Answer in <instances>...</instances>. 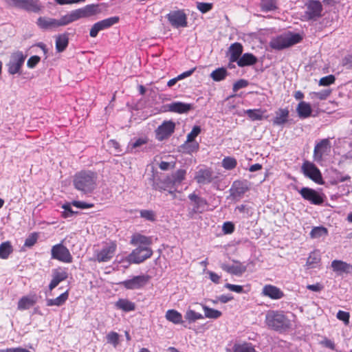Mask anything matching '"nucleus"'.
Segmentation results:
<instances>
[{"label":"nucleus","mask_w":352,"mask_h":352,"mask_svg":"<svg viewBox=\"0 0 352 352\" xmlns=\"http://www.w3.org/2000/svg\"><path fill=\"white\" fill-rule=\"evenodd\" d=\"M328 234L327 229L322 226H318L314 228L311 232L310 236L314 239H318L322 236H327Z\"/></svg>","instance_id":"obj_45"},{"label":"nucleus","mask_w":352,"mask_h":352,"mask_svg":"<svg viewBox=\"0 0 352 352\" xmlns=\"http://www.w3.org/2000/svg\"><path fill=\"white\" fill-rule=\"evenodd\" d=\"M56 19L47 17H39L37 20V25L43 30H52L57 27Z\"/></svg>","instance_id":"obj_27"},{"label":"nucleus","mask_w":352,"mask_h":352,"mask_svg":"<svg viewBox=\"0 0 352 352\" xmlns=\"http://www.w3.org/2000/svg\"><path fill=\"white\" fill-rule=\"evenodd\" d=\"M337 318L340 320L343 321L346 325H347L349 323L350 315H349V312H346L344 311H339L337 313Z\"/></svg>","instance_id":"obj_58"},{"label":"nucleus","mask_w":352,"mask_h":352,"mask_svg":"<svg viewBox=\"0 0 352 352\" xmlns=\"http://www.w3.org/2000/svg\"><path fill=\"white\" fill-rule=\"evenodd\" d=\"M176 186V183L173 182L172 180V177L168 176L162 182L161 185L157 184L155 189L159 190L160 191L168 190L170 194H173V191L171 190V189Z\"/></svg>","instance_id":"obj_31"},{"label":"nucleus","mask_w":352,"mask_h":352,"mask_svg":"<svg viewBox=\"0 0 352 352\" xmlns=\"http://www.w3.org/2000/svg\"><path fill=\"white\" fill-rule=\"evenodd\" d=\"M62 208L64 209L62 215L65 218L70 217L75 214L71 208L70 204H64Z\"/></svg>","instance_id":"obj_60"},{"label":"nucleus","mask_w":352,"mask_h":352,"mask_svg":"<svg viewBox=\"0 0 352 352\" xmlns=\"http://www.w3.org/2000/svg\"><path fill=\"white\" fill-rule=\"evenodd\" d=\"M320 255L316 252H313L309 254L306 263V265L309 268H314L320 263Z\"/></svg>","instance_id":"obj_44"},{"label":"nucleus","mask_w":352,"mask_h":352,"mask_svg":"<svg viewBox=\"0 0 352 352\" xmlns=\"http://www.w3.org/2000/svg\"><path fill=\"white\" fill-rule=\"evenodd\" d=\"M230 62L234 63L238 61L241 57V54L243 52V46L239 43H234L232 44L229 47Z\"/></svg>","instance_id":"obj_24"},{"label":"nucleus","mask_w":352,"mask_h":352,"mask_svg":"<svg viewBox=\"0 0 352 352\" xmlns=\"http://www.w3.org/2000/svg\"><path fill=\"white\" fill-rule=\"evenodd\" d=\"M201 127L199 126H194L192 131L187 135L186 145L188 142L195 141V138L201 133Z\"/></svg>","instance_id":"obj_49"},{"label":"nucleus","mask_w":352,"mask_h":352,"mask_svg":"<svg viewBox=\"0 0 352 352\" xmlns=\"http://www.w3.org/2000/svg\"><path fill=\"white\" fill-rule=\"evenodd\" d=\"M168 110L178 113H186L192 109L191 104L182 102H174L168 105Z\"/></svg>","instance_id":"obj_23"},{"label":"nucleus","mask_w":352,"mask_h":352,"mask_svg":"<svg viewBox=\"0 0 352 352\" xmlns=\"http://www.w3.org/2000/svg\"><path fill=\"white\" fill-rule=\"evenodd\" d=\"M267 326L274 331L283 332L290 327L289 320L280 311H269L265 316Z\"/></svg>","instance_id":"obj_2"},{"label":"nucleus","mask_w":352,"mask_h":352,"mask_svg":"<svg viewBox=\"0 0 352 352\" xmlns=\"http://www.w3.org/2000/svg\"><path fill=\"white\" fill-rule=\"evenodd\" d=\"M82 8L83 10L85 18L95 15L100 12L99 5L98 4L87 5L86 6Z\"/></svg>","instance_id":"obj_40"},{"label":"nucleus","mask_w":352,"mask_h":352,"mask_svg":"<svg viewBox=\"0 0 352 352\" xmlns=\"http://www.w3.org/2000/svg\"><path fill=\"white\" fill-rule=\"evenodd\" d=\"M175 128V124L173 121H164L155 130L156 138L160 141L167 139L173 133Z\"/></svg>","instance_id":"obj_10"},{"label":"nucleus","mask_w":352,"mask_h":352,"mask_svg":"<svg viewBox=\"0 0 352 352\" xmlns=\"http://www.w3.org/2000/svg\"><path fill=\"white\" fill-rule=\"evenodd\" d=\"M97 175L91 171H81L74 177L75 188L83 194L92 192L96 187Z\"/></svg>","instance_id":"obj_1"},{"label":"nucleus","mask_w":352,"mask_h":352,"mask_svg":"<svg viewBox=\"0 0 352 352\" xmlns=\"http://www.w3.org/2000/svg\"><path fill=\"white\" fill-rule=\"evenodd\" d=\"M38 236L34 233L30 235L25 241L24 246L28 248L32 247L37 241Z\"/></svg>","instance_id":"obj_56"},{"label":"nucleus","mask_w":352,"mask_h":352,"mask_svg":"<svg viewBox=\"0 0 352 352\" xmlns=\"http://www.w3.org/2000/svg\"><path fill=\"white\" fill-rule=\"evenodd\" d=\"M246 188L241 186L240 182H234L232 188L231 189L232 195L233 196H240L243 195L246 191Z\"/></svg>","instance_id":"obj_50"},{"label":"nucleus","mask_w":352,"mask_h":352,"mask_svg":"<svg viewBox=\"0 0 352 352\" xmlns=\"http://www.w3.org/2000/svg\"><path fill=\"white\" fill-rule=\"evenodd\" d=\"M257 62V58L250 53H245L241 56L237 61V65L243 67L245 66H250L254 65Z\"/></svg>","instance_id":"obj_28"},{"label":"nucleus","mask_w":352,"mask_h":352,"mask_svg":"<svg viewBox=\"0 0 352 352\" xmlns=\"http://www.w3.org/2000/svg\"><path fill=\"white\" fill-rule=\"evenodd\" d=\"M197 8L201 12L206 13L212 9V4L210 3L200 2L197 3Z\"/></svg>","instance_id":"obj_57"},{"label":"nucleus","mask_w":352,"mask_h":352,"mask_svg":"<svg viewBox=\"0 0 352 352\" xmlns=\"http://www.w3.org/2000/svg\"><path fill=\"white\" fill-rule=\"evenodd\" d=\"M25 57L23 56L22 52H17L14 53L11 57L7 66L8 68V72L10 74H15L19 72L21 66L23 65Z\"/></svg>","instance_id":"obj_13"},{"label":"nucleus","mask_w":352,"mask_h":352,"mask_svg":"<svg viewBox=\"0 0 352 352\" xmlns=\"http://www.w3.org/2000/svg\"><path fill=\"white\" fill-rule=\"evenodd\" d=\"M186 170L183 169L177 170L174 174L170 175L172 177V180L173 182H175L176 184H179L182 182L185 179Z\"/></svg>","instance_id":"obj_46"},{"label":"nucleus","mask_w":352,"mask_h":352,"mask_svg":"<svg viewBox=\"0 0 352 352\" xmlns=\"http://www.w3.org/2000/svg\"><path fill=\"white\" fill-rule=\"evenodd\" d=\"M277 0H261V8L263 11L269 12L277 9Z\"/></svg>","instance_id":"obj_38"},{"label":"nucleus","mask_w":352,"mask_h":352,"mask_svg":"<svg viewBox=\"0 0 352 352\" xmlns=\"http://www.w3.org/2000/svg\"><path fill=\"white\" fill-rule=\"evenodd\" d=\"M140 217L147 221H155L156 220V214L151 210H142L140 212Z\"/></svg>","instance_id":"obj_48"},{"label":"nucleus","mask_w":352,"mask_h":352,"mask_svg":"<svg viewBox=\"0 0 352 352\" xmlns=\"http://www.w3.org/2000/svg\"><path fill=\"white\" fill-rule=\"evenodd\" d=\"M236 263L232 265L223 263L221 265V268L229 274L240 276L246 271V267L239 262H236Z\"/></svg>","instance_id":"obj_22"},{"label":"nucleus","mask_w":352,"mask_h":352,"mask_svg":"<svg viewBox=\"0 0 352 352\" xmlns=\"http://www.w3.org/2000/svg\"><path fill=\"white\" fill-rule=\"evenodd\" d=\"M37 2V0H6V3L11 7L35 12L40 9Z\"/></svg>","instance_id":"obj_11"},{"label":"nucleus","mask_w":352,"mask_h":352,"mask_svg":"<svg viewBox=\"0 0 352 352\" xmlns=\"http://www.w3.org/2000/svg\"><path fill=\"white\" fill-rule=\"evenodd\" d=\"M202 309L204 311V317L210 319H217L222 316L221 311L214 309L212 308H210L209 307L205 305H201Z\"/></svg>","instance_id":"obj_33"},{"label":"nucleus","mask_w":352,"mask_h":352,"mask_svg":"<svg viewBox=\"0 0 352 352\" xmlns=\"http://www.w3.org/2000/svg\"><path fill=\"white\" fill-rule=\"evenodd\" d=\"M57 27L64 26L72 23L69 14L63 16L60 19H56Z\"/></svg>","instance_id":"obj_59"},{"label":"nucleus","mask_w":352,"mask_h":352,"mask_svg":"<svg viewBox=\"0 0 352 352\" xmlns=\"http://www.w3.org/2000/svg\"><path fill=\"white\" fill-rule=\"evenodd\" d=\"M225 287L228 289L229 290L232 291V292H236V293H242L243 291V288L242 286L241 285H232V284H230V283H226L225 285Z\"/></svg>","instance_id":"obj_63"},{"label":"nucleus","mask_w":352,"mask_h":352,"mask_svg":"<svg viewBox=\"0 0 352 352\" xmlns=\"http://www.w3.org/2000/svg\"><path fill=\"white\" fill-rule=\"evenodd\" d=\"M36 295L22 297L18 302V309L25 310L30 309L36 302Z\"/></svg>","instance_id":"obj_25"},{"label":"nucleus","mask_w":352,"mask_h":352,"mask_svg":"<svg viewBox=\"0 0 352 352\" xmlns=\"http://www.w3.org/2000/svg\"><path fill=\"white\" fill-rule=\"evenodd\" d=\"M170 23L175 28L186 27V15L180 10L170 12L167 15Z\"/></svg>","instance_id":"obj_15"},{"label":"nucleus","mask_w":352,"mask_h":352,"mask_svg":"<svg viewBox=\"0 0 352 352\" xmlns=\"http://www.w3.org/2000/svg\"><path fill=\"white\" fill-rule=\"evenodd\" d=\"M322 5L321 2L310 0L305 3V10L301 15L303 21H316L322 16Z\"/></svg>","instance_id":"obj_4"},{"label":"nucleus","mask_w":352,"mask_h":352,"mask_svg":"<svg viewBox=\"0 0 352 352\" xmlns=\"http://www.w3.org/2000/svg\"><path fill=\"white\" fill-rule=\"evenodd\" d=\"M107 342L116 347L119 343V335L118 333L111 331L107 335Z\"/></svg>","instance_id":"obj_52"},{"label":"nucleus","mask_w":352,"mask_h":352,"mask_svg":"<svg viewBox=\"0 0 352 352\" xmlns=\"http://www.w3.org/2000/svg\"><path fill=\"white\" fill-rule=\"evenodd\" d=\"M69 296L68 292L66 291L65 292L60 294L59 296H58L56 298L54 299H47V306H60L65 303V302L67 300Z\"/></svg>","instance_id":"obj_34"},{"label":"nucleus","mask_w":352,"mask_h":352,"mask_svg":"<svg viewBox=\"0 0 352 352\" xmlns=\"http://www.w3.org/2000/svg\"><path fill=\"white\" fill-rule=\"evenodd\" d=\"M51 258L65 263H70L73 260L69 249L63 245V241L52 247Z\"/></svg>","instance_id":"obj_5"},{"label":"nucleus","mask_w":352,"mask_h":352,"mask_svg":"<svg viewBox=\"0 0 352 352\" xmlns=\"http://www.w3.org/2000/svg\"><path fill=\"white\" fill-rule=\"evenodd\" d=\"M118 21V16H113L96 23L90 30V36L96 37L100 31L111 27L117 23Z\"/></svg>","instance_id":"obj_12"},{"label":"nucleus","mask_w":352,"mask_h":352,"mask_svg":"<svg viewBox=\"0 0 352 352\" xmlns=\"http://www.w3.org/2000/svg\"><path fill=\"white\" fill-rule=\"evenodd\" d=\"M336 80V78L333 75H329L320 78L319 81V85L321 86H329L333 83H334Z\"/></svg>","instance_id":"obj_54"},{"label":"nucleus","mask_w":352,"mask_h":352,"mask_svg":"<svg viewBox=\"0 0 352 352\" xmlns=\"http://www.w3.org/2000/svg\"><path fill=\"white\" fill-rule=\"evenodd\" d=\"M189 199L193 203V207L190 214L202 213L208 205L207 201L197 195L195 193H191L188 195Z\"/></svg>","instance_id":"obj_16"},{"label":"nucleus","mask_w":352,"mask_h":352,"mask_svg":"<svg viewBox=\"0 0 352 352\" xmlns=\"http://www.w3.org/2000/svg\"><path fill=\"white\" fill-rule=\"evenodd\" d=\"M331 90L325 89L318 92H312L310 94L311 98H317L319 100H325L330 95Z\"/></svg>","instance_id":"obj_51"},{"label":"nucleus","mask_w":352,"mask_h":352,"mask_svg":"<svg viewBox=\"0 0 352 352\" xmlns=\"http://www.w3.org/2000/svg\"><path fill=\"white\" fill-rule=\"evenodd\" d=\"M116 243L111 242L102 248V249L96 253L95 260L99 263L109 261L114 256L116 250Z\"/></svg>","instance_id":"obj_8"},{"label":"nucleus","mask_w":352,"mask_h":352,"mask_svg":"<svg viewBox=\"0 0 352 352\" xmlns=\"http://www.w3.org/2000/svg\"><path fill=\"white\" fill-rule=\"evenodd\" d=\"M152 254L153 251L150 248L140 246L133 250L126 257V260L128 262V264L140 263L150 258Z\"/></svg>","instance_id":"obj_6"},{"label":"nucleus","mask_w":352,"mask_h":352,"mask_svg":"<svg viewBox=\"0 0 352 352\" xmlns=\"http://www.w3.org/2000/svg\"><path fill=\"white\" fill-rule=\"evenodd\" d=\"M41 58L38 56H31L28 62L27 65L29 68H34L40 61Z\"/></svg>","instance_id":"obj_64"},{"label":"nucleus","mask_w":352,"mask_h":352,"mask_svg":"<svg viewBox=\"0 0 352 352\" xmlns=\"http://www.w3.org/2000/svg\"><path fill=\"white\" fill-rule=\"evenodd\" d=\"M12 246L10 241H6L0 245V258L6 259L12 252Z\"/></svg>","instance_id":"obj_36"},{"label":"nucleus","mask_w":352,"mask_h":352,"mask_svg":"<svg viewBox=\"0 0 352 352\" xmlns=\"http://www.w3.org/2000/svg\"><path fill=\"white\" fill-rule=\"evenodd\" d=\"M183 148L188 153H192L196 151L199 148V144L196 141L188 142V145H186V142L182 145Z\"/></svg>","instance_id":"obj_55"},{"label":"nucleus","mask_w":352,"mask_h":352,"mask_svg":"<svg viewBox=\"0 0 352 352\" xmlns=\"http://www.w3.org/2000/svg\"><path fill=\"white\" fill-rule=\"evenodd\" d=\"M304 175L317 184H322V178L320 170L311 162H305L302 166Z\"/></svg>","instance_id":"obj_9"},{"label":"nucleus","mask_w":352,"mask_h":352,"mask_svg":"<svg viewBox=\"0 0 352 352\" xmlns=\"http://www.w3.org/2000/svg\"><path fill=\"white\" fill-rule=\"evenodd\" d=\"M69 14L72 22L81 18H85L82 8L73 10L69 13Z\"/></svg>","instance_id":"obj_53"},{"label":"nucleus","mask_w":352,"mask_h":352,"mask_svg":"<svg viewBox=\"0 0 352 352\" xmlns=\"http://www.w3.org/2000/svg\"><path fill=\"white\" fill-rule=\"evenodd\" d=\"M331 267L333 270L338 274L352 273V265L349 263L340 260H334L331 262Z\"/></svg>","instance_id":"obj_21"},{"label":"nucleus","mask_w":352,"mask_h":352,"mask_svg":"<svg viewBox=\"0 0 352 352\" xmlns=\"http://www.w3.org/2000/svg\"><path fill=\"white\" fill-rule=\"evenodd\" d=\"M301 40L302 36L299 34L289 33L272 38L270 45L273 49L280 50L292 46Z\"/></svg>","instance_id":"obj_3"},{"label":"nucleus","mask_w":352,"mask_h":352,"mask_svg":"<svg viewBox=\"0 0 352 352\" xmlns=\"http://www.w3.org/2000/svg\"><path fill=\"white\" fill-rule=\"evenodd\" d=\"M300 194L305 200L310 201L314 205H320L324 202L322 195L314 189L304 187L300 190Z\"/></svg>","instance_id":"obj_14"},{"label":"nucleus","mask_w":352,"mask_h":352,"mask_svg":"<svg viewBox=\"0 0 352 352\" xmlns=\"http://www.w3.org/2000/svg\"><path fill=\"white\" fill-rule=\"evenodd\" d=\"M165 318L173 324H182L183 322L182 314L175 309H168L166 312Z\"/></svg>","instance_id":"obj_32"},{"label":"nucleus","mask_w":352,"mask_h":352,"mask_svg":"<svg viewBox=\"0 0 352 352\" xmlns=\"http://www.w3.org/2000/svg\"><path fill=\"white\" fill-rule=\"evenodd\" d=\"M331 145L328 139H323L318 143L314 148V158L315 161L320 162L322 159L324 155L327 154L330 151Z\"/></svg>","instance_id":"obj_17"},{"label":"nucleus","mask_w":352,"mask_h":352,"mask_svg":"<svg viewBox=\"0 0 352 352\" xmlns=\"http://www.w3.org/2000/svg\"><path fill=\"white\" fill-rule=\"evenodd\" d=\"M289 111L287 108L278 109L275 112V116L272 120L275 126H283L288 121Z\"/></svg>","instance_id":"obj_20"},{"label":"nucleus","mask_w":352,"mask_h":352,"mask_svg":"<svg viewBox=\"0 0 352 352\" xmlns=\"http://www.w3.org/2000/svg\"><path fill=\"white\" fill-rule=\"evenodd\" d=\"M248 85V82L246 80L241 79L236 81L233 85V91H236L241 88H244Z\"/></svg>","instance_id":"obj_62"},{"label":"nucleus","mask_w":352,"mask_h":352,"mask_svg":"<svg viewBox=\"0 0 352 352\" xmlns=\"http://www.w3.org/2000/svg\"><path fill=\"white\" fill-rule=\"evenodd\" d=\"M68 43L69 37L67 34L65 33L58 35L56 39V49L57 52H63L67 47Z\"/></svg>","instance_id":"obj_30"},{"label":"nucleus","mask_w":352,"mask_h":352,"mask_svg":"<svg viewBox=\"0 0 352 352\" xmlns=\"http://www.w3.org/2000/svg\"><path fill=\"white\" fill-rule=\"evenodd\" d=\"M233 352H256L254 346L250 343L235 344L233 346Z\"/></svg>","instance_id":"obj_42"},{"label":"nucleus","mask_w":352,"mask_h":352,"mask_svg":"<svg viewBox=\"0 0 352 352\" xmlns=\"http://www.w3.org/2000/svg\"><path fill=\"white\" fill-rule=\"evenodd\" d=\"M150 276L143 274L133 276L131 279H128L121 282L120 284L126 289H139L144 287L149 281Z\"/></svg>","instance_id":"obj_7"},{"label":"nucleus","mask_w":352,"mask_h":352,"mask_svg":"<svg viewBox=\"0 0 352 352\" xmlns=\"http://www.w3.org/2000/svg\"><path fill=\"white\" fill-rule=\"evenodd\" d=\"M245 113L252 121H256L263 118L265 111L261 109H248Z\"/></svg>","instance_id":"obj_41"},{"label":"nucleus","mask_w":352,"mask_h":352,"mask_svg":"<svg viewBox=\"0 0 352 352\" xmlns=\"http://www.w3.org/2000/svg\"><path fill=\"white\" fill-rule=\"evenodd\" d=\"M68 276L67 272L65 270L58 268L53 270L52 280L49 285L50 290L54 289L61 281L67 279Z\"/></svg>","instance_id":"obj_18"},{"label":"nucleus","mask_w":352,"mask_h":352,"mask_svg":"<svg viewBox=\"0 0 352 352\" xmlns=\"http://www.w3.org/2000/svg\"><path fill=\"white\" fill-rule=\"evenodd\" d=\"M204 316L199 313L195 312L192 309H187L186 314H185V318L186 320L188 321V322H194L197 320L203 319Z\"/></svg>","instance_id":"obj_43"},{"label":"nucleus","mask_w":352,"mask_h":352,"mask_svg":"<svg viewBox=\"0 0 352 352\" xmlns=\"http://www.w3.org/2000/svg\"><path fill=\"white\" fill-rule=\"evenodd\" d=\"M151 239L140 234H133L131 237V243L133 245H138V244H143V245H149L151 244Z\"/></svg>","instance_id":"obj_37"},{"label":"nucleus","mask_w":352,"mask_h":352,"mask_svg":"<svg viewBox=\"0 0 352 352\" xmlns=\"http://www.w3.org/2000/svg\"><path fill=\"white\" fill-rule=\"evenodd\" d=\"M296 112L300 118L305 119L309 118L311 115L312 109L311 105L305 102L301 101L296 107Z\"/></svg>","instance_id":"obj_26"},{"label":"nucleus","mask_w":352,"mask_h":352,"mask_svg":"<svg viewBox=\"0 0 352 352\" xmlns=\"http://www.w3.org/2000/svg\"><path fill=\"white\" fill-rule=\"evenodd\" d=\"M116 307L124 311H133L135 308V304L127 299H120L118 300Z\"/></svg>","instance_id":"obj_35"},{"label":"nucleus","mask_w":352,"mask_h":352,"mask_svg":"<svg viewBox=\"0 0 352 352\" xmlns=\"http://www.w3.org/2000/svg\"><path fill=\"white\" fill-rule=\"evenodd\" d=\"M262 294L274 300L280 299L283 297V292L277 287L272 285H266L263 287Z\"/></svg>","instance_id":"obj_19"},{"label":"nucleus","mask_w":352,"mask_h":352,"mask_svg":"<svg viewBox=\"0 0 352 352\" xmlns=\"http://www.w3.org/2000/svg\"><path fill=\"white\" fill-rule=\"evenodd\" d=\"M222 230L224 234H231L234 230V226L232 222L227 221L223 223Z\"/></svg>","instance_id":"obj_61"},{"label":"nucleus","mask_w":352,"mask_h":352,"mask_svg":"<svg viewBox=\"0 0 352 352\" xmlns=\"http://www.w3.org/2000/svg\"><path fill=\"white\" fill-rule=\"evenodd\" d=\"M195 179L200 184H209L212 182V174L208 170H199L196 176Z\"/></svg>","instance_id":"obj_29"},{"label":"nucleus","mask_w":352,"mask_h":352,"mask_svg":"<svg viewBox=\"0 0 352 352\" xmlns=\"http://www.w3.org/2000/svg\"><path fill=\"white\" fill-rule=\"evenodd\" d=\"M227 70L223 67H220L214 70L210 74V77L213 80L218 82L223 80L227 76Z\"/></svg>","instance_id":"obj_39"},{"label":"nucleus","mask_w":352,"mask_h":352,"mask_svg":"<svg viewBox=\"0 0 352 352\" xmlns=\"http://www.w3.org/2000/svg\"><path fill=\"white\" fill-rule=\"evenodd\" d=\"M236 160L234 157H226L222 161V166L227 170H232L236 166Z\"/></svg>","instance_id":"obj_47"}]
</instances>
